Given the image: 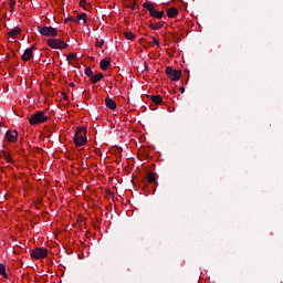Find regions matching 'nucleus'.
<instances>
[{
	"mask_svg": "<svg viewBox=\"0 0 283 283\" xmlns=\"http://www.w3.org/2000/svg\"><path fill=\"white\" fill-rule=\"evenodd\" d=\"M73 140L76 147H83L87 143V128L77 127Z\"/></svg>",
	"mask_w": 283,
	"mask_h": 283,
	"instance_id": "1",
	"label": "nucleus"
},
{
	"mask_svg": "<svg viewBox=\"0 0 283 283\" xmlns=\"http://www.w3.org/2000/svg\"><path fill=\"white\" fill-rule=\"evenodd\" d=\"M38 31L42 36H48L51 39L59 36V31L54 27L38 25Z\"/></svg>",
	"mask_w": 283,
	"mask_h": 283,
	"instance_id": "2",
	"label": "nucleus"
},
{
	"mask_svg": "<svg viewBox=\"0 0 283 283\" xmlns=\"http://www.w3.org/2000/svg\"><path fill=\"white\" fill-rule=\"evenodd\" d=\"M48 116H45V112H36L29 118L30 125H41V123H46Z\"/></svg>",
	"mask_w": 283,
	"mask_h": 283,
	"instance_id": "3",
	"label": "nucleus"
},
{
	"mask_svg": "<svg viewBox=\"0 0 283 283\" xmlns=\"http://www.w3.org/2000/svg\"><path fill=\"white\" fill-rule=\"evenodd\" d=\"M46 44L49 48H52V50H65V48H67V43L61 39H49Z\"/></svg>",
	"mask_w": 283,
	"mask_h": 283,
	"instance_id": "4",
	"label": "nucleus"
},
{
	"mask_svg": "<svg viewBox=\"0 0 283 283\" xmlns=\"http://www.w3.org/2000/svg\"><path fill=\"white\" fill-rule=\"evenodd\" d=\"M30 255L33 260H45V258H48V249L35 248L31 251Z\"/></svg>",
	"mask_w": 283,
	"mask_h": 283,
	"instance_id": "5",
	"label": "nucleus"
},
{
	"mask_svg": "<svg viewBox=\"0 0 283 283\" xmlns=\"http://www.w3.org/2000/svg\"><path fill=\"white\" fill-rule=\"evenodd\" d=\"M166 74L170 78V81H180L182 77V71L176 70L171 66L166 67Z\"/></svg>",
	"mask_w": 283,
	"mask_h": 283,
	"instance_id": "6",
	"label": "nucleus"
},
{
	"mask_svg": "<svg viewBox=\"0 0 283 283\" xmlns=\"http://www.w3.org/2000/svg\"><path fill=\"white\" fill-rule=\"evenodd\" d=\"M6 138L9 143H17L19 138V133L17 130H8L6 133Z\"/></svg>",
	"mask_w": 283,
	"mask_h": 283,
	"instance_id": "7",
	"label": "nucleus"
},
{
	"mask_svg": "<svg viewBox=\"0 0 283 283\" xmlns=\"http://www.w3.org/2000/svg\"><path fill=\"white\" fill-rule=\"evenodd\" d=\"M33 50H34V46L27 49L21 56L22 61H30V59H32L33 56V52H32Z\"/></svg>",
	"mask_w": 283,
	"mask_h": 283,
	"instance_id": "8",
	"label": "nucleus"
},
{
	"mask_svg": "<svg viewBox=\"0 0 283 283\" xmlns=\"http://www.w3.org/2000/svg\"><path fill=\"white\" fill-rule=\"evenodd\" d=\"M105 105L106 107H108V109H116L117 105L116 102L114 99H112L111 97H106L105 98Z\"/></svg>",
	"mask_w": 283,
	"mask_h": 283,
	"instance_id": "9",
	"label": "nucleus"
},
{
	"mask_svg": "<svg viewBox=\"0 0 283 283\" xmlns=\"http://www.w3.org/2000/svg\"><path fill=\"white\" fill-rule=\"evenodd\" d=\"M150 17H155V19H163V17H165V11H157L155 8L150 11Z\"/></svg>",
	"mask_w": 283,
	"mask_h": 283,
	"instance_id": "10",
	"label": "nucleus"
},
{
	"mask_svg": "<svg viewBox=\"0 0 283 283\" xmlns=\"http://www.w3.org/2000/svg\"><path fill=\"white\" fill-rule=\"evenodd\" d=\"M103 77H104L103 73H97L95 75H92L91 77L92 85H96V83H98V81H102Z\"/></svg>",
	"mask_w": 283,
	"mask_h": 283,
	"instance_id": "11",
	"label": "nucleus"
},
{
	"mask_svg": "<svg viewBox=\"0 0 283 283\" xmlns=\"http://www.w3.org/2000/svg\"><path fill=\"white\" fill-rule=\"evenodd\" d=\"M167 15L169 17V19H174V17H178V9L176 7H171L170 9H168Z\"/></svg>",
	"mask_w": 283,
	"mask_h": 283,
	"instance_id": "12",
	"label": "nucleus"
},
{
	"mask_svg": "<svg viewBox=\"0 0 283 283\" xmlns=\"http://www.w3.org/2000/svg\"><path fill=\"white\" fill-rule=\"evenodd\" d=\"M151 103L155 105H163V97L160 95H153L150 97Z\"/></svg>",
	"mask_w": 283,
	"mask_h": 283,
	"instance_id": "13",
	"label": "nucleus"
},
{
	"mask_svg": "<svg viewBox=\"0 0 283 283\" xmlns=\"http://www.w3.org/2000/svg\"><path fill=\"white\" fill-rule=\"evenodd\" d=\"M9 36H11L12 39H15V36L18 34H21V28L15 27L14 29H12L9 33Z\"/></svg>",
	"mask_w": 283,
	"mask_h": 283,
	"instance_id": "14",
	"label": "nucleus"
},
{
	"mask_svg": "<svg viewBox=\"0 0 283 283\" xmlns=\"http://www.w3.org/2000/svg\"><path fill=\"white\" fill-rule=\"evenodd\" d=\"M112 64V62H109V60H106V59H103L101 62H99V67L101 70H107V67H109V65Z\"/></svg>",
	"mask_w": 283,
	"mask_h": 283,
	"instance_id": "15",
	"label": "nucleus"
},
{
	"mask_svg": "<svg viewBox=\"0 0 283 283\" xmlns=\"http://www.w3.org/2000/svg\"><path fill=\"white\" fill-rule=\"evenodd\" d=\"M0 156L7 160V163H12V156H10V153L6 150L0 151Z\"/></svg>",
	"mask_w": 283,
	"mask_h": 283,
	"instance_id": "16",
	"label": "nucleus"
},
{
	"mask_svg": "<svg viewBox=\"0 0 283 283\" xmlns=\"http://www.w3.org/2000/svg\"><path fill=\"white\" fill-rule=\"evenodd\" d=\"M147 182H149L150 185L156 182V172H148L147 174Z\"/></svg>",
	"mask_w": 283,
	"mask_h": 283,
	"instance_id": "17",
	"label": "nucleus"
},
{
	"mask_svg": "<svg viewBox=\"0 0 283 283\" xmlns=\"http://www.w3.org/2000/svg\"><path fill=\"white\" fill-rule=\"evenodd\" d=\"M0 275H2L4 280H8V272H6V265L2 263H0Z\"/></svg>",
	"mask_w": 283,
	"mask_h": 283,
	"instance_id": "18",
	"label": "nucleus"
},
{
	"mask_svg": "<svg viewBox=\"0 0 283 283\" xmlns=\"http://www.w3.org/2000/svg\"><path fill=\"white\" fill-rule=\"evenodd\" d=\"M143 8H145L146 10H148V12H150L151 14V11L155 9L154 4L149 3V2H145L143 4Z\"/></svg>",
	"mask_w": 283,
	"mask_h": 283,
	"instance_id": "19",
	"label": "nucleus"
},
{
	"mask_svg": "<svg viewBox=\"0 0 283 283\" xmlns=\"http://www.w3.org/2000/svg\"><path fill=\"white\" fill-rule=\"evenodd\" d=\"M149 28L151 30H160V28H163V24H160V23H150Z\"/></svg>",
	"mask_w": 283,
	"mask_h": 283,
	"instance_id": "20",
	"label": "nucleus"
},
{
	"mask_svg": "<svg viewBox=\"0 0 283 283\" xmlns=\"http://www.w3.org/2000/svg\"><path fill=\"white\" fill-rule=\"evenodd\" d=\"M124 36H125L128 41H134V39H135V35H134V33H132V32H125V33H124Z\"/></svg>",
	"mask_w": 283,
	"mask_h": 283,
	"instance_id": "21",
	"label": "nucleus"
},
{
	"mask_svg": "<svg viewBox=\"0 0 283 283\" xmlns=\"http://www.w3.org/2000/svg\"><path fill=\"white\" fill-rule=\"evenodd\" d=\"M78 21H83V23H87V14L86 13L78 14Z\"/></svg>",
	"mask_w": 283,
	"mask_h": 283,
	"instance_id": "22",
	"label": "nucleus"
},
{
	"mask_svg": "<svg viewBox=\"0 0 283 283\" xmlns=\"http://www.w3.org/2000/svg\"><path fill=\"white\" fill-rule=\"evenodd\" d=\"M86 76H90L92 78V76H94V71H92V67H86L84 71Z\"/></svg>",
	"mask_w": 283,
	"mask_h": 283,
	"instance_id": "23",
	"label": "nucleus"
},
{
	"mask_svg": "<svg viewBox=\"0 0 283 283\" xmlns=\"http://www.w3.org/2000/svg\"><path fill=\"white\" fill-rule=\"evenodd\" d=\"M66 59H67V61H74V59H76V54L75 53H69Z\"/></svg>",
	"mask_w": 283,
	"mask_h": 283,
	"instance_id": "24",
	"label": "nucleus"
},
{
	"mask_svg": "<svg viewBox=\"0 0 283 283\" xmlns=\"http://www.w3.org/2000/svg\"><path fill=\"white\" fill-rule=\"evenodd\" d=\"M80 6L81 8H84V10H87V8H85V6H87V0H80Z\"/></svg>",
	"mask_w": 283,
	"mask_h": 283,
	"instance_id": "25",
	"label": "nucleus"
},
{
	"mask_svg": "<svg viewBox=\"0 0 283 283\" xmlns=\"http://www.w3.org/2000/svg\"><path fill=\"white\" fill-rule=\"evenodd\" d=\"M9 6H10L11 10H14V6H17V1L15 0H9Z\"/></svg>",
	"mask_w": 283,
	"mask_h": 283,
	"instance_id": "26",
	"label": "nucleus"
},
{
	"mask_svg": "<svg viewBox=\"0 0 283 283\" xmlns=\"http://www.w3.org/2000/svg\"><path fill=\"white\" fill-rule=\"evenodd\" d=\"M104 44H105V40L98 41V39H96V46H97V48H101V46L104 45Z\"/></svg>",
	"mask_w": 283,
	"mask_h": 283,
	"instance_id": "27",
	"label": "nucleus"
},
{
	"mask_svg": "<svg viewBox=\"0 0 283 283\" xmlns=\"http://www.w3.org/2000/svg\"><path fill=\"white\" fill-rule=\"evenodd\" d=\"M151 40H153V43L157 45V48H160V42L156 38L151 36Z\"/></svg>",
	"mask_w": 283,
	"mask_h": 283,
	"instance_id": "28",
	"label": "nucleus"
},
{
	"mask_svg": "<svg viewBox=\"0 0 283 283\" xmlns=\"http://www.w3.org/2000/svg\"><path fill=\"white\" fill-rule=\"evenodd\" d=\"M63 101H70V97H67V94L63 93Z\"/></svg>",
	"mask_w": 283,
	"mask_h": 283,
	"instance_id": "29",
	"label": "nucleus"
},
{
	"mask_svg": "<svg viewBox=\"0 0 283 283\" xmlns=\"http://www.w3.org/2000/svg\"><path fill=\"white\" fill-rule=\"evenodd\" d=\"M67 21H76L74 18H69L66 20H64L65 23H67Z\"/></svg>",
	"mask_w": 283,
	"mask_h": 283,
	"instance_id": "30",
	"label": "nucleus"
},
{
	"mask_svg": "<svg viewBox=\"0 0 283 283\" xmlns=\"http://www.w3.org/2000/svg\"><path fill=\"white\" fill-rule=\"evenodd\" d=\"M179 91H180L181 94H185V86H181V87L179 88Z\"/></svg>",
	"mask_w": 283,
	"mask_h": 283,
	"instance_id": "31",
	"label": "nucleus"
},
{
	"mask_svg": "<svg viewBox=\"0 0 283 283\" xmlns=\"http://www.w3.org/2000/svg\"><path fill=\"white\" fill-rule=\"evenodd\" d=\"M69 85H70V87H75L74 82H71Z\"/></svg>",
	"mask_w": 283,
	"mask_h": 283,
	"instance_id": "32",
	"label": "nucleus"
},
{
	"mask_svg": "<svg viewBox=\"0 0 283 283\" xmlns=\"http://www.w3.org/2000/svg\"><path fill=\"white\" fill-rule=\"evenodd\" d=\"M145 69L147 70V63H145Z\"/></svg>",
	"mask_w": 283,
	"mask_h": 283,
	"instance_id": "33",
	"label": "nucleus"
}]
</instances>
